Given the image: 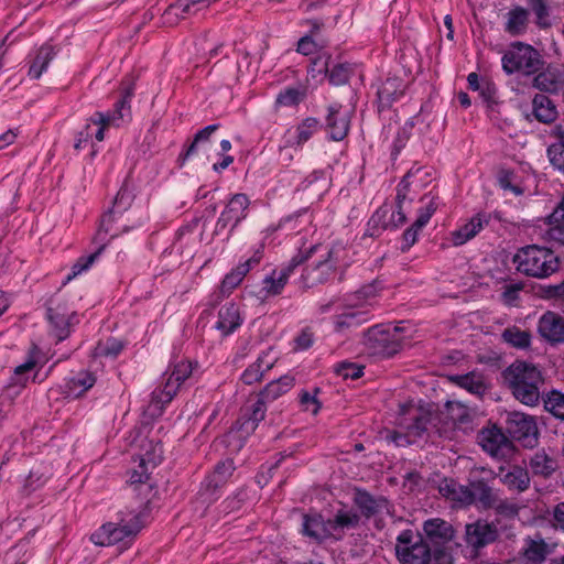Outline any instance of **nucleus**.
Wrapping results in <instances>:
<instances>
[{"instance_id": "39448f33", "label": "nucleus", "mask_w": 564, "mask_h": 564, "mask_svg": "<svg viewBox=\"0 0 564 564\" xmlns=\"http://www.w3.org/2000/svg\"><path fill=\"white\" fill-rule=\"evenodd\" d=\"M395 555L401 564H430L432 547L421 532L404 530L397 536Z\"/></svg>"}, {"instance_id": "bb28decb", "label": "nucleus", "mask_w": 564, "mask_h": 564, "mask_svg": "<svg viewBox=\"0 0 564 564\" xmlns=\"http://www.w3.org/2000/svg\"><path fill=\"white\" fill-rule=\"evenodd\" d=\"M242 323L239 307L235 303H227L218 312L216 328L227 336L234 333Z\"/></svg>"}, {"instance_id": "680f3d73", "label": "nucleus", "mask_w": 564, "mask_h": 564, "mask_svg": "<svg viewBox=\"0 0 564 564\" xmlns=\"http://www.w3.org/2000/svg\"><path fill=\"white\" fill-rule=\"evenodd\" d=\"M303 99V94L295 88H289L278 96L276 101L284 106H293Z\"/></svg>"}, {"instance_id": "69168bd1", "label": "nucleus", "mask_w": 564, "mask_h": 564, "mask_svg": "<svg viewBox=\"0 0 564 564\" xmlns=\"http://www.w3.org/2000/svg\"><path fill=\"white\" fill-rule=\"evenodd\" d=\"M430 564H454V558L444 547H435L432 549V561Z\"/></svg>"}, {"instance_id": "7ed1b4c3", "label": "nucleus", "mask_w": 564, "mask_h": 564, "mask_svg": "<svg viewBox=\"0 0 564 564\" xmlns=\"http://www.w3.org/2000/svg\"><path fill=\"white\" fill-rule=\"evenodd\" d=\"M502 69L506 74L521 73L530 76L538 73L544 66L541 53L532 45L524 42H513L503 53Z\"/></svg>"}, {"instance_id": "a18cd8bd", "label": "nucleus", "mask_w": 564, "mask_h": 564, "mask_svg": "<svg viewBox=\"0 0 564 564\" xmlns=\"http://www.w3.org/2000/svg\"><path fill=\"white\" fill-rule=\"evenodd\" d=\"M544 409L556 419L564 421V393L551 391L543 399Z\"/></svg>"}, {"instance_id": "774afa93", "label": "nucleus", "mask_w": 564, "mask_h": 564, "mask_svg": "<svg viewBox=\"0 0 564 564\" xmlns=\"http://www.w3.org/2000/svg\"><path fill=\"white\" fill-rule=\"evenodd\" d=\"M552 525L554 529L564 532V501L554 506L552 511Z\"/></svg>"}, {"instance_id": "a878e982", "label": "nucleus", "mask_w": 564, "mask_h": 564, "mask_svg": "<svg viewBox=\"0 0 564 564\" xmlns=\"http://www.w3.org/2000/svg\"><path fill=\"white\" fill-rule=\"evenodd\" d=\"M473 505L487 510L492 509L498 502V495L485 479L470 480Z\"/></svg>"}, {"instance_id": "cd10ccee", "label": "nucleus", "mask_w": 564, "mask_h": 564, "mask_svg": "<svg viewBox=\"0 0 564 564\" xmlns=\"http://www.w3.org/2000/svg\"><path fill=\"white\" fill-rule=\"evenodd\" d=\"M275 362V357H273L270 351L262 352L257 360L251 364L241 375V380L246 384H253L260 381L265 371L270 370Z\"/></svg>"}, {"instance_id": "f8f14e48", "label": "nucleus", "mask_w": 564, "mask_h": 564, "mask_svg": "<svg viewBox=\"0 0 564 564\" xmlns=\"http://www.w3.org/2000/svg\"><path fill=\"white\" fill-rule=\"evenodd\" d=\"M132 202V193L127 186H122L112 202V207L102 216L95 240L102 241L107 234L112 232V223L130 208Z\"/></svg>"}, {"instance_id": "79ce46f5", "label": "nucleus", "mask_w": 564, "mask_h": 564, "mask_svg": "<svg viewBox=\"0 0 564 564\" xmlns=\"http://www.w3.org/2000/svg\"><path fill=\"white\" fill-rule=\"evenodd\" d=\"M219 129V124H209L205 127L204 129L199 130L186 151L184 153H181L178 156V161L181 162V165L184 164V162L193 154L196 153L197 144L199 142L208 141L210 135Z\"/></svg>"}, {"instance_id": "2f4dec72", "label": "nucleus", "mask_w": 564, "mask_h": 564, "mask_svg": "<svg viewBox=\"0 0 564 564\" xmlns=\"http://www.w3.org/2000/svg\"><path fill=\"white\" fill-rule=\"evenodd\" d=\"M529 466L534 476L542 478H550L558 468L556 459L543 449L534 453L530 458Z\"/></svg>"}, {"instance_id": "dca6fc26", "label": "nucleus", "mask_w": 564, "mask_h": 564, "mask_svg": "<svg viewBox=\"0 0 564 564\" xmlns=\"http://www.w3.org/2000/svg\"><path fill=\"white\" fill-rule=\"evenodd\" d=\"M539 335L551 345L564 343V317L547 311L538 322Z\"/></svg>"}, {"instance_id": "603ef678", "label": "nucleus", "mask_w": 564, "mask_h": 564, "mask_svg": "<svg viewBox=\"0 0 564 564\" xmlns=\"http://www.w3.org/2000/svg\"><path fill=\"white\" fill-rule=\"evenodd\" d=\"M321 127L316 118H306L297 127V143L302 144L310 140V138Z\"/></svg>"}, {"instance_id": "e433bc0d", "label": "nucleus", "mask_w": 564, "mask_h": 564, "mask_svg": "<svg viewBox=\"0 0 564 564\" xmlns=\"http://www.w3.org/2000/svg\"><path fill=\"white\" fill-rule=\"evenodd\" d=\"M369 319L368 311L348 308L345 313L336 316L335 328L337 332H341L346 328L360 326Z\"/></svg>"}, {"instance_id": "4c0bfd02", "label": "nucleus", "mask_w": 564, "mask_h": 564, "mask_svg": "<svg viewBox=\"0 0 564 564\" xmlns=\"http://www.w3.org/2000/svg\"><path fill=\"white\" fill-rule=\"evenodd\" d=\"M293 386V377L282 376L276 380L270 381L259 394L268 402H271L286 393Z\"/></svg>"}, {"instance_id": "4be33fe9", "label": "nucleus", "mask_w": 564, "mask_h": 564, "mask_svg": "<svg viewBox=\"0 0 564 564\" xmlns=\"http://www.w3.org/2000/svg\"><path fill=\"white\" fill-rule=\"evenodd\" d=\"M500 468V481L511 491L523 492L529 489L531 479L527 468L512 465L507 473Z\"/></svg>"}, {"instance_id": "f03ea898", "label": "nucleus", "mask_w": 564, "mask_h": 564, "mask_svg": "<svg viewBox=\"0 0 564 564\" xmlns=\"http://www.w3.org/2000/svg\"><path fill=\"white\" fill-rule=\"evenodd\" d=\"M517 269L527 276L544 279L560 268V259L549 248L531 245L521 248L513 257Z\"/></svg>"}, {"instance_id": "bf43d9fd", "label": "nucleus", "mask_w": 564, "mask_h": 564, "mask_svg": "<svg viewBox=\"0 0 564 564\" xmlns=\"http://www.w3.org/2000/svg\"><path fill=\"white\" fill-rule=\"evenodd\" d=\"M332 64V58L328 55H319L316 57L313 63L312 67L310 69V74L313 78H316L317 75H323L324 77L327 76L329 70V65Z\"/></svg>"}, {"instance_id": "9b49d317", "label": "nucleus", "mask_w": 564, "mask_h": 564, "mask_svg": "<svg viewBox=\"0 0 564 564\" xmlns=\"http://www.w3.org/2000/svg\"><path fill=\"white\" fill-rule=\"evenodd\" d=\"M506 430L512 440L524 447L532 448L538 444V426L533 416L521 412H509L506 419Z\"/></svg>"}, {"instance_id": "6e6d98bb", "label": "nucleus", "mask_w": 564, "mask_h": 564, "mask_svg": "<svg viewBox=\"0 0 564 564\" xmlns=\"http://www.w3.org/2000/svg\"><path fill=\"white\" fill-rule=\"evenodd\" d=\"M364 367L349 361H341L335 366V372L344 379H358L362 376Z\"/></svg>"}, {"instance_id": "c756f323", "label": "nucleus", "mask_w": 564, "mask_h": 564, "mask_svg": "<svg viewBox=\"0 0 564 564\" xmlns=\"http://www.w3.org/2000/svg\"><path fill=\"white\" fill-rule=\"evenodd\" d=\"M532 113L539 122L546 124L554 122L558 116L554 101L543 94H536L533 97Z\"/></svg>"}, {"instance_id": "0eeeda50", "label": "nucleus", "mask_w": 564, "mask_h": 564, "mask_svg": "<svg viewBox=\"0 0 564 564\" xmlns=\"http://www.w3.org/2000/svg\"><path fill=\"white\" fill-rule=\"evenodd\" d=\"M144 512L133 513L129 519L122 517L118 523H106L91 535L96 545H113L127 538L137 535L143 527Z\"/></svg>"}, {"instance_id": "20e7f679", "label": "nucleus", "mask_w": 564, "mask_h": 564, "mask_svg": "<svg viewBox=\"0 0 564 564\" xmlns=\"http://www.w3.org/2000/svg\"><path fill=\"white\" fill-rule=\"evenodd\" d=\"M500 536V520L496 519L489 521L487 519H477L474 522L465 524L463 540L466 547L469 549L470 557L477 558L485 547L498 542Z\"/></svg>"}, {"instance_id": "4d7b16f0", "label": "nucleus", "mask_w": 564, "mask_h": 564, "mask_svg": "<svg viewBox=\"0 0 564 564\" xmlns=\"http://www.w3.org/2000/svg\"><path fill=\"white\" fill-rule=\"evenodd\" d=\"M267 402L268 401L259 394L257 401L250 406V413L247 423H251L252 429H256L259 422L264 419L267 412Z\"/></svg>"}, {"instance_id": "5fc2aeb1", "label": "nucleus", "mask_w": 564, "mask_h": 564, "mask_svg": "<svg viewBox=\"0 0 564 564\" xmlns=\"http://www.w3.org/2000/svg\"><path fill=\"white\" fill-rule=\"evenodd\" d=\"M123 348L120 340L116 338H109L105 343H99L96 347V355L104 357H117Z\"/></svg>"}, {"instance_id": "c85d7f7f", "label": "nucleus", "mask_w": 564, "mask_h": 564, "mask_svg": "<svg viewBox=\"0 0 564 564\" xmlns=\"http://www.w3.org/2000/svg\"><path fill=\"white\" fill-rule=\"evenodd\" d=\"M489 221L490 216L487 214L475 215L467 224L452 234L453 243L455 246L464 245L466 241L474 238Z\"/></svg>"}, {"instance_id": "a211bd4d", "label": "nucleus", "mask_w": 564, "mask_h": 564, "mask_svg": "<svg viewBox=\"0 0 564 564\" xmlns=\"http://www.w3.org/2000/svg\"><path fill=\"white\" fill-rule=\"evenodd\" d=\"M249 205L250 200L246 194H235L218 218L217 226L224 229L232 224V228L236 227L246 218Z\"/></svg>"}, {"instance_id": "6e6552de", "label": "nucleus", "mask_w": 564, "mask_h": 564, "mask_svg": "<svg viewBox=\"0 0 564 564\" xmlns=\"http://www.w3.org/2000/svg\"><path fill=\"white\" fill-rule=\"evenodd\" d=\"M346 250L340 246L332 247L326 257L313 265L303 269L300 286L304 290L326 283L335 273L337 264L343 260Z\"/></svg>"}, {"instance_id": "2eb2a0df", "label": "nucleus", "mask_w": 564, "mask_h": 564, "mask_svg": "<svg viewBox=\"0 0 564 564\" xmlns=\"http://www.w3.org/2000/svg\"><path fill=\"white\" fill-rule=\"evenodd\" d=\"M425 541L435 547H444L455 536L453 525L440 518H433L424 521L423 533Z\"/></svg>"}, {"instance_id": "5701e85b", "label": "nucleus", "mask_w": 564, "mask_h": 564, "mask_svg": "<svg viewBox=\"0 0 564 564\" xmlns=\"http://www.w3.org/2000/svg\"><path fill=\"white\" fill-rule=\"evenodd\" d=\"M530 11L521 6L513 7L506 14L505 32L510 36H521L529 28Z\"/></svg>"}, {"instance_id": "1a4fd4ad", "label": "nucleus", "mask_w": 564, "mask_h": 564, "mask_svg": "<svg viewBox=\"0 0 564 564\" xmlns=\"http://www.w3.org/2000/svg\"><path fill=\"white\" fill-rule=\"evenodd\" d=\"M192 370L188 360L178 361L173 366L164 386L152 392L149 410L153 414L162 413L164 405L172 401L181 384L192 375Z\"/></svg>"}, {"instance_id": "f3484780", "label": "nucleus", "mask_w": 564, "mask_h": 564, "mask_svg": "<svg viewBox=\"0 0 564 564\" xmlns=\"http://www.w3.org/2000/svg\"><path fill=\"white\" fill-rule=\"evenodd\" d=\"M326 129L335 141L345 139L349 131L350 111L343 109L339 104H333L327 108Z\"/></svg>"}, {"instance_id": "7c9ffc66", "label": "nucleus", "mask_w": 564, "mask_h": 564, "mask_svg": "<svg viewBox=\"0 0 564 564\" xmlns=\"http://www.w3.org/2000/svg\"><path fill=\"white\" fill-rule=\"evenodd\" d=\"M404 93L403 80L397 77L387 78L378 89L379 110L390 108L391 105Z\"/></svg>"}, {"instance_id": "3c124183", "label": "nucleus", "mask_w": 564, "mask_h": 564, "mask_svg": "<svg viewBox=\"0 0 564 564\" xmlns=\"http://www.w3.org/2000/svg\"><path fill=\"white\" fill-rule=\"evenodd\" d=\"M549 229L545 235L549 240L554 241L558 245H564V218L558 216L556 221L551 219V215L546 217Z\"/></svg>"}, {"instance_id": "b1692460", "label": "nucleus", "mask_w": 564, "mask_h": 564, "mask_svg": "<svg viewBox=\"0 0 564 564\" xmlns=\"http://www.w3.org/2000/svg\"><path fill=\"white\" fill-rule=\"evenodd\" d=\"M549 553V545L543 539L527 538L520 556L523 564H543Z\"/></svg>"}, {"instance_id": "423d86ee", "label": "nucleus", "mask_w": 564, "mask_h": 564, "mask_svg": "<svg viewBox=\"0 0 564 564\" xmlns=\"http://www.w3.org/2000/svg\"><path fill=\"white\" fill-rule=\"evenodd\" d=\"M399 326H375L366 333L365 345L372 356L392 357L403 347Z\"/></svg>"}, {"instance_id": "473e14b6", "label": "nucleus", "mask_w": 564, "mask_h": 564, "mask_svg": "<svg viewBox=\"0 0 564 564\" xmlns=\"http://www.w3.org/2000/svg\"><path fill=\"white\" fill-rule=\"evenodd\" d=\"M260 259L261 254L259 251H257L250 259L239 264L236 269L228 273L221 282V291L230 292L236 286H238L251 267L253 264H258Z\"/></svg>"}, {"instance_id": "a19ab883", "label": "nucleus", "mask_w": 564, "mask_h": 564, "mask_svg": "<svg viewBox=\"0 0 564 564\" xmlns=\"http://www.w3.org/2000/svg\"><path fill=\"white\" fill-rule=\"evenodd\" d=\"M422 170L416 169L415 171L410 170L402 178L400 184L398 185L397 191V205H400L404 202V199L408 196V193L410 192L411 186H416L419 181L422 180Z\"/></svg>"}, {"instance_id": "aec40b11", "label": "nucleus", "mask_w": 564, "mask_h": 564, "mask_svg": "<svg viewBox=\"0 0 564 564\" xmlns=\"http://www.w3.org/2000/svg\"><path fill=\"white\" fill-rule=\"evenodd\" d=\"M301 533L316 543H323L332 536L328 520L325 522L318 513H304L302 517Z\"/></svg>"}, {"instance_id": "58836bf2", "label": "nucleus", "mask_w": 564, "mask_h": 564, "mask_svg": "<svg viewBox=\"0 0 564 564\" xmlns=\"http://www.w3.org/2000/svg\"><path fill=\"white\" fill-rule=\"evenodd\" d=\"M529 6V11H532L535 17V24L540 29H549L551 22V8L547 0H525Z\"/></svg>"}, {"instance_id": "c03bdc74", "label": "nucleus", "mask_w": 564, "mask_h": 564, "mask_svg": "<svg viewBox=\"0 0 564 564\" xmlns=\"http://www.w3.org/2000/svg\"><path fill=\"white\" fill-rule=\"evenodd\" d=\"M317 249V246H312L305 253L299 252L294 256L288 264H285L280 270H274L278 273V278H281L285 282L289 281L290 275L294 272V270L302 264L305 260H307L312 253H314Z\"/></svg>"}, {"instance_id": "f704fd0d", "label": "nucleus", "mask_w": 564, "mask_h": 564, "mask_svg": "<svg viewBox=\"0 0 564 564\" xmlns=\"http://www.w3.org/2000/svg\"><path fill=\"white\" fill-rule=\"evenodd\" d=\"M58 48L54 45L48 43L42 45L29 68V75L33 79H39L41 75L46 70L50 62L56 56Z\"/></svg>"}, {"instance_id": "0e129e2a", "label": "nucleus", "mask_w": 564, "mask_h": 564, "mask_svg": "<svg viewBox=\"0 0 564 564\" xmlns=\"http://www.w3.org/2000/svg\"><path fill=\"white\" fill-rule=\"evenodd\" d=\"M436 209L437 204L435 203L434 198H432L424 208L420 209L419 216L416 218V226L424 227L430 221Z\"/></svg>"}, {"instance_id": "72a5a7b5", "label": "nucleus", "mask_w": 564, "mask_h": 564, "mask_svg": "<svg viewBox=\"0 0 564 564\" xmlns=\"http://www.w3.org/2000/svg\"><path fill=\"white\" fill-rule=\"evenodd\" d=\"M501 340L512 348L524 350L530 348L532 335L528 329L511 325L502 330Z\"/></svg>"}, {"instance_id": "c9c22d12", "label": "nucleus", "mask_w": 564, "mask_h": 564, "mask_svg": "<svg viewBox=\"0 0 564 564\" xmlns=\"http://www.w3.org/2000/svg\"><path fill=\"white\" fill-rule=\"evenodd\" d=\"M96 382L94 373L82 371L70 378L65 384V393L67 397L79 398L89 390Z\"/></svg>"}, {"instance_id": "f257e3e1", "label": "nucleus", "mask_w": 564, "mask_h": 564, "mask_svg": "<svg viewBox=\"0 0 564 564\" xmlns=\"http://www.w3.org/2000/svg\"><path fill=\"white\" fill-rule=\"evenodd\" d=\"M501 376L518 401L530 406L539 403L540 388L544 380L541 371L533 364L516 360L502 371Z\"/></svg>"}, {"instance_id": "393cba45", "label": "nucleus", "mask_w": 564, "mask_h": 564, "mask_svg": "<svg viewBox=\"0 0 564 564\" xmlns=\"http://www.w3.org/2000/svg\"><path fill=\"white\" fill-rule=\"evenodd\" d=\"M449 380L477 397H482L489 388L486 377L481 372L477 371L452 376L449 377Z\"/></svg>"}, {"instance_id": "e2e57ef3", "label": "nucleus", "mask_w": 564, "mask_h": 564, "mask_svg": "<svg viewBox=\"0 0 564 564\" xmlns=\"http://www.w3.org/2000/svg\"><path fill=\"white\" fill-rule=\"evenodd\" d=\"M423 227L416 226V220L413 223L411 227H409L402 235L403 245L401 247L402 251L409 250L417 240L419 231Z\"/></svg>"}, {"instance_id": "6ab92c4d", "label": "nucleus", "mask_w": 564, "mask_h": 564, "mask_svg": "<svg viewBox=\"0 0 564 564\" xmlns=\"http://www.w3.org/2000/svg\"><path fill=\"white\" fill-rule=\"evenodd\" d=\"M533 87L549 94H557L564 86V73L556 66L547 65L535 73Z\"/></svg>"}, {"instance_id": "de8ad7c7", "label": "nucleus", "mask_w": 564, "mask_h": 564, "mask_svg": "<svg viewBox=\"0 0 564 564\" xmlns=\"http://www.w3.org/2000/svg\"><path fill=\"white\" fill-rule=\"evenodd\" d=\"M100 242V247L94 253L77 259V261L72 267V273L67 276L68 281L78 275L79 273H82L83 271L89 269L90 265L96 261V259L101 254V252L106 248L105 239Z\"/></svg>"}, {"instance_id": "412c9836", "label": "nucleus", "mask_w": 564, "mask_h": 564, "mask_svg": "<svg viewBox=\"0 0 564 564\" xmlns=\"http://www.w3.org/2000/svg\"><path fill=\"white\" fill-rule=\"evenodd\" d=\"M354 502L366 518L373 517L383 510H388L389 501L383 496L375 497L367 490L356 488Z\"/></svg>"}, {"instance_id": "052dcab7", "label": "nucleus", "mask_w": 564, "mask_h": 564, "mask_svg": "<svg viewBox=\"0 0 564 564\" xmlns=\"http://www.w3.org/2000/svg\"><path fill=\"white\" fill-rule=\"evenodd\" d=\"M498 514L513 518L518 516L520 507L510 500H501L498 498V502L492 507Z\"/></svg>"}, {"instance_id": "09e8293b", "label": "nucleus", "mask_w": 564, "mask_h": 564, "mask_svg": "<svg viewBox=\"0 0 564 564\" xmlns=\"http://www.w3.org/2000/svg\"><path fill=\"white\" fill-rule=\"evenodd\" d=\"M159 459L148 457V454L145 456H142L140 458V463L137 469H134L130 476L131 484H142L145 482L149 478V465L151 467H155Z\"/></svg>"}, {"instance_id": "338daca9", "label": "nucleus", "mask_w": 564, "mask_h": 564, "mask_svg": "<svg viewBox=\"0 0 564 564\" xmlns=\"http://www.w3.org/2000/svg\"><path fill=\"white\" fill-rule=\"evenodd\" d=\"M34 367H35V361L33 359H30L26 362L15 367L14 376L12 378V381L15 384L24 386L25 384V380L22 378V376L25 372L31 371Z\"/></svg>"}, {"instance_id": "8fccbe9b", "label": "nucleus", "mask_w": 564, "mask_h": 564, "mask_svg": "<svg viewBox=\"0 0 564 564\" xmlns=\"http://www.w3.org/2000/svg\"><path fill=\"white\" fill-rule=\"evenodd\" d=\"M351 68L348 64H330L327 74L328 80L333 85L346 84L350 77Z\"/></svg>"}, {"instance_id": "ddd939ff", "label": "nucleus", "mask_w": 564, "mask_h": 564, "mask_svg": "<svg viewBox=\"0 0 564 564\" xmlns=\"http://www.w3.org/2000/svg\"><path fill=\"white\" fill-rule=\"evenodd\" d=\"M235 470L232 460L219 462L214 471L206 477L202 484L199 495L206 502H212L218 498L219 489L228 481Z\"/></svg>"}, {"instance_id": "49530a36", "label": "nucleus", "mask_w": 564, "mask_h": 564, "mask_svg": "<svg viewBox=\"0 0 564 564\" xmlns=\"http://www.w3.org/2000/svg\"><path fill=\"white\" fill-rule=\"evenodd\" d=\"M550 137L554 138L556 141L549 145L547 155L549 159L557 158L560 155H564V126L555 124L549 131Z\"/></svg>"}, {"instance_id": "9d476101", "label": "nucleus", "mask_w": 564, "mask_h": 564, "mask_svg": "<svg viewBox=\"0 0 564 564\" xmlns=\"http://www.w3.org/2000/svg\"><path fill=\"white\" fill-rule=\"evenodd\" d=\"M477 442L484 452L497 459H509L516 452L513 442L496 424L484 426L477 433Z\"/></svg>"}, {"instance_id": "37998d69", "label": "nucleus", "mask_w": 564, "mask_h": 564, "mask_svg": "<svg viewBox=\"0 0 564 564\" xmlns=\"http://www.w3.org/2000/svg\"><path fill=\"white\" fill-rule=\"evenodd\" d=\"M359 516L354 511L338 510L333 519L328 520L330 532L333 530L355 528L359 523Z\"/></svg>"}, {"instance_id": "864d4df0", "label": "nucleus", "mask_w": 564, "mask_h": 564, "mask_svg": "<svg viewBox=\"0 0 564 564\" xmlns=\"http://www.w3.org/2000/svg\"><path fill=\"white\" fill-rule=\"evenodd\" d=\"M262 291L267 296H275L281 294L282 290L285 286V282L278 278V273L272 271V273L263 279Z\"/></svg>"}, {"instance_id": "4468645a", "label": "nucleus", "mask_w": 564, "mask_h": 564, "mask_svg": "<svg viewBox=\"0 0 564 564\" xmlns=\"http://www.w3.org/2000/svg\"><path fill=\"white\" fill-rule=\"evenodd\" d=\"M76 317V313L70 311L66 303L51 301L47 307V318L54 328L55 336L58 340H63L68 337L70 333V326L73 319Z\"/></svg>"}, {"instance_id": "ea45409f", "label": "nucleus", "mask_w": 564, "mask_h": 564, "mask_svg": "<svg viewBox=\"0 0 564 564\" xmlns=\"http://www.w3.org/2000/svg\"><path fill=\"white\" fill-rule=\"evenodd\" d=\"M120 121V116H116L112 111L108 112H96L91 118L90 122L95 126H98L95 138L97 141H102L105 139V130L110 126H118Z\"/></svg>"}, {"instance_id": "13d9d810", "label": "nucleus", "mask_w": 564, "mask_h": 564, "mask_svg": "<svg viewBox=\"0 0 564 564\" xmlns=\"http://www.w3.org/2000/svg\"><path fill=\"white\" fill-rule=\"evenodd\" d=\"M451 499L460 502L465 506L473 505L470 484L468 486L453 484L451 489Z\"/></svg>"}]
</instances>
